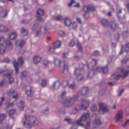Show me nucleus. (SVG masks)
<instances>
[{
	"mask_svg": "<svg viewBox=\"0 0 129 129\" xmlns=\"http://www.w3.org/2000/svg\"><path fill=\"white\" fill-rule=\"evenodd\" d=\"M22 121L24 127L26 129H30L32 126L37 125L39 121L37 119L34 117H30V116H27L26 113L24 114Z\"/></svg>",
	"mask_w": 129,
	"mask_h": 129,
	"instance_id": "nucleus-1",
	"label": "nucleus"
},
{
	"mask_svg": "<svg viewBox=\"0 0 129 129\" xmlns=\"http://www.w3.org/2000/svg\"><path fill=\"white\" fill-rule=\"evenodd\" d=\"M82 99L81 96L79 95L78 94L72 97L67 98L63 103L61 102L64 106L69 107L74 106L76 101H80Z\"/></svg>",
	"mask_w": 129,
	"mask_h": 129,
	"instance_id": "nucleus-2",
	"label": "nucleus"
},
{
	"mask_svg": "<svg viewBox=\"0 0 129 129\" xmlns=\"http://www.w3.org/2000/svg\"><path fill=\"white\" fill-rule=\"evenodd\" d=\"M89 114L88 112L83 114L81 116L80 119L76 121L77 124L81 127H83L84 125L83 124L81 123V121H86L87 122V123L85 126V129H88L90 125V119L89 118Z\"/></svg>",
	"mask_w": 129,
	"mask_h": 129,
	"instance_id": "nucleus-3",
	"label": "nucleus"
},
{
	"mask_svg": "<svg viewBox=\"0 0 129 129\" xmlns=\"http://www.w3.org/2000/svg\"><path fill=\"white\" fill-rule=\"evenodd\" d=\"M79 70L77 68L75 69L74 74L76 77V79L78 81H81L84 78L82 75V72L84 71V65L82 63H80L79 65Z\"/></svg>",
	"mask_w": 129,
	"mask_h": 129,
	"instance_id": "nucleus-4",
	"label": "nucleus"
},
{
	"mask_svg": "<svg viewBox=\"0 0 129 129\" xmlns=\"http://www.w3.org/2000/svg\"><path fill=\"white\" fill-rule=\"evenodd\" d=\"M99 106L100 109L99 110L98 112L100 114H103L104 113L109 111V110L107 108V105L105 104L99 103Z\"/></svg>",
	"mask_w": 129,
	"mask_h": 129,
	"instance_id": "nucleus-5",
	"label": "nucleus"
},
{
	"mask_svg": "<svg viewBox=\"0 0 129 129\" xmlns=\"http://www.w3.org/2000/svg\"><path fill=\"white\" fill-rule=\"evenodd\" d=\"M116 120L115 121L117 122L120 120L123 117V112L122 110H118L115 116Z\"/></svg>",
	"mask_w": 129,
	"mask_h": 129,
	"instance_id": "nucleus-6",
	"label": "nucleus"
},
{
	"mask_svg": "<svg viewBox=\"0 0 129 129\" xmlns=\"http://www.w3.org/2000/svg\"><path fill=\"white\" fill-rule=\"evenodd\" d=\"M89 102L87 100L83 101L82 102L81 105L79 107L80 109L84 110L87 108L88 106Z\"/></svg>",
	"mask_w": 129,
	"mask_h": 129,
	"instance_id": "nucleus-7",
	"label": "nucleus"
},
{
	"mask_svg": "<svg viewBox=\"0 0 129 129\" xmlns=\"http://www.w3.org/2000/svg\"><path fill=\"white\" fill-rule=\"evenodd\" d=\"M8 12L5 10H4L2 6H0V17L5 18L6 17Z\"/></svg>",
	"mask_w": 129,
	"mask_h": 129,
	"instance_id": "nucleus-8",
	"label": "nucleus"
},
{
	"mask_svg": "<svg viewBox=\"0 0 129 129\" xmlns=\"http://www.w3.org/2000/svg\"><path fill=\"white\" fill-rule=\"evenodd\" d=\"M83 10L85 13H86L89 12L90 11L93 12L95 10L93 6H84L83 8Z\"/></svg>",
	"mask_w": 129,
	"mask_h": 129,
	"instance_id": "nucleus-9",
	"label": "nucleus"
},
{
	"mask_svg": "<svg viewBox=\"0 0 129 129\" xmlns=\"http://www.w3.org/2000/svg\"><path fill=\"white\" fill-rule=\"evenodd\" d=\"M97 63V60L93 58L90 61L89 64H87V68L89 69V67H95Z\"/></svg>",
	"mask_w": 129,
	"mask_h": 129,
	"instance_id": "nucleus-10",
	"label": "nucleus"
},
{
	"mask_svg": "<svg viewBox=\"0 0 129 129\" xmlns=\"http://www.w3.org/2000/svg\"><path fill=\"white\" fill-rule=\"evenodd\" d=\"M60 85V83L59 81L55 82L51 86V88L53 89H58Z\"/></svg>",
	"mask_w": 129,
	"mask_h": 129,
	"instance_id": "nucleus-11",
	"label": "nucleus"
},
{
	"mask_svg": "<svg viewBox=\"0 0 129 129\" xmlns=\"http://www.w3.org/2000/svg\"><path fill=\"white\" fill-rule=\"evenodd\" d=\"M20 30L21 35L22 36L24 37L28 35V32L26 29L22 27L20 28Z\"/></svg>",
	"mask_w": 129,
	"mask_h": 129,
	"instance_id": "nucleus-12",
	"label": "nucleus"
},
{
	"mask_svg": "<svg viewBox=\"0 0 129 129\" xmlns=\"http://www.w3.org/2000/svg\"><path fill=\"white\" fill-rule=\"evenodd\" d=\"M5 105L6 106L7 108L12 107H13L14 105V102H12L11 103H10V100H5Z\"/></svg>",
	"mask_w": 129,
	"mask_h": 129,
	"instance_id": "nucleus-13",
	"label": "nucleus"
},
{
	"mask_svg": "<svg viewBox=\"0 0 129 129\" xmlns=\"http://www.w3.org/2000/svg\"><path fill=\"white\" fill-rule=\"evenodd\" d=\"M42 58L41 57L38 56H35L33 58V62L36 64L38 63H39L41 59Z\"/></svg>",
	"mask_w": 129,
	"mask_h": 129,
	"instance_id": "nucleus-14",
	"label": "nucleus"
},
{
	"mask_svg": "<svg viewBox=\"0 0 129 129\" xmlns=\"http://www.w3.org/2000/svg\"><path fill=\"white\" fill-rule=\"evenodd\" d=\"M110 26L111 28L112 29L113 31H115L116 29L118 27V25L115 22L111 21L110 23Z\"/></svg>",
	"mask_w": 129,
	"mask_h": 129,
	"instance_id": "nucleus-15",
	"label": "nucleus"
},
{
	"mask_svg": "<svg viewBox=\"0 0 129 129\" xmlns=\"http://www.w3.org/2000/svg\"><path fill=\"white\" fill-rule=\"evenodd\" d=\"M88 90V87H83L81 90L80 93L82 95H85L87 93Z\"/></svg>",
	"mask_w": 129,
	"mask_h": 129,
	"instance_id": "nucleus-16",
	"label": "nucleus"
},
{
	"mask_svg": "<svg viewBox=\"0 0 129 129\" xmlns=\"http://www.w3.org/2000/svg\"><path fill=\"white\" fill-rule=\"evenodd\" d=\"M68 71V66L66 62H64L63 68L62 71V72L64 74H67Z\"/></svg>",
	"mask_w": 129,
	"mask_h": 129,
	"instance_id": "nucleus-17",
	"label": "nucleus"
},
{
	"mask_svg": "<svg viewBox=\"0 0 129 129\" xmlns=\"http://www.w3.org/2000/svg\"><path fill=\"white\" fill-rule=\"evenodd\" d=\"M6 44L9 49V50H12L13 48V45L10 41L9 40H7L6 42Z\"/></svg>",
	"mask_w": 129,
	"mask_h": 129,
	"instance_id": "nucleus-18",
	"label": "nucleus"
},
{
	"mask_svg": "<svg viewBox=\"0 0 129 129\" xmlns=\"http://www.w3.org/2000/svg\"><path fill=\"white\" fill-rule=\"evenodd\" d=\"M61 44V42L58 40L53 43V45L54 47L56 48H58L60 47Z\"/></svg>",
	"mask_w": 129,
	"mask_h": 129,
	"instance_id": "nucleus-19",
	"label": "nucleus"
},
{
	"mask_svg": "<svg viewBox=\"0 0 129 129\" xmlns=\"http://www.w3.org/2000/svg\"><path fill=\"white\" fill-rule=\"evenodd\" d=\"M64 23L66 26H70L71 24V20L69 18L66 17L65 19Z\"/></svg>",
	"mask_w": 129,
	"mask_h": 129,
	"instance_id": "nucleus-20",
	"label": "nucleus"
},
{
	"mask_svg": "<svg viewBox=\"0 0 129 129\" xmlns=\"http://www.w3.org/2000/svg\"><path fill=\"white\" fill-rule=\"evenodd\" d=\"M61 62L60 60L58 58H56L54 60L55 66V67H59L61 63Z\"/></svg>",
	"mask_w": 129,
	"mask_h": 129,
	"instance_id": "nucleus-21",
	"label": "nucleus"
},
{
	"mask_svg": "<svg viewBox=\"0 0 129 129\" xmlns=\"http://www.w3.org/2000/svg\"><path fill=\"white\" fill-rule=\"evenodd\" d=\"M13 64L15 71L16 73L18 74L19 71L18 64L15 61H14L13 62Z\"/></svg>",
	"mask_w": 129,
	"mask_h": 129,
	"instance_id": "nucleus-22",
	"label": "nucleus"
},
{
	"mask_svg": "<svg viewBox=\"0 0 129 129\" xmlns=\"http://www.w3.org/2000/svg\"><path fill=\"white\" fill-rule=\"evenodd\" d=\"M101 22L102 25L104 26H107L109 25V22L107 19H102L101 20Z\"/></svg>",
	"mask_w": 129,
	"mask_h": 129,
	"instance_id": "nucleus-23",
	"label": "nucleus"
},
{
	"mask_svg": "<svg viewBox=\"0 0 129 129\" xmlns=\"http://www.w3.org/2000/svg\"><path fill=\"white\" fill-rule=\"evenodd\" d=\"M8 30L7 27L3 25H0V31L1 32H7Z\"/></svg>",
	"mask_w": 129,
	"mask_h": 129,
	"instance_id": "nucleus-24",
	"label": "nucleus"
},
{
	"mask_svg": "<svg viewBox=\"0 0 129 129\" xmlns=\"http://www.w3.org/2000/svg\"><path fill=\"white\" fill-rule=\"evenodd\" d=\"M17 35L16 33H12L9 36V39L11 40H13L17 36Z\"/></svg>",
	"mask_w": 129,
	"mask_h": 129,
	"instance_id": "nucleus-25",
	"label": "nucleus"
},
{
	"mask_svg": "<svg viewBox=\"0 0 129 129\" xmlns=\"http://www.w3.org/2000/svg\"><path fill=\"white\" fill-rule=\"evenodd\" d=\"M24 105L23 102L22 101H21L19 103V105L18 106L19 109L21 111L24 108Z\"/></svg>",
	"mask_w": 129,
	"mask_h": 129,
	"instance_id": "nucleus-26",
	"label": "nucleus"
},
{
	"mask_svg": "<svg viewBox=\"0 0 129 129\" xmlns=\"http://www.w3.org/2000/svg\"><path fill=\"white\" fill-rule=\"evenodd\" d=\"M93 123L94 124H95L97 126H99L102 124V122L100 119H95L93 121Z\"/></svg>",
	"mask_w": 129,
	"mask_h": 129,
	"instance_id": "nucleus-27",
	"label": "nucleus"
},
{
	"mask_svg": "<svg viewBox=\"0 0 129 129\" xmlns=\"http://www.w3.org/2000/svg\"><path fill=\"white\" fill-rule=\"evenodd\" d=\"M39 25V24L36 23L34 24L31 27V29L32 30H34L37 29Z\"/></svg>",
	"mask_w": 129,
	"mask_h": 129,
	"instance_id": "nucleus-28",
	"label": "nucleus"
},
{
	"mask_svg": "<svg viewBox=\"0 0 129 129\" xmlns=\"http://www.w3.org/2000/svg\"><path fill=\"white\" fill-rule=\"evenodd\" d=\"M69 84V82L66 80H63L62 83V85L63 88H65Z\"/></svg>",
	"mask_w": 129,
	"mask_h": 129,
	"instance_id": "nucleus-29",
	"label": "nucleus"
},
{
	"mask_svg": "<svg viewBox=\"0 0 129 129\" xmlns=\"http://www.w3.org/2000/svg\"><path fill=\"white\" fill-rule=\"evenodd\" d=\"M77 46L78 48V51L82 52V47L81 44L79 42H77Z\"/></svg>",
	"mask_w": 129,
	"mask_h": 129,
	"instance_id": "nucleus-30",
	"label": "nucleus"
},
{
	"mask_svg": "<svg viewBox=\"0 0 129 129\" xmlns=\"http://www.w3.org/2000/svg\"><path fill=\"white\" fill-rule=\"evenodd\" d=\"M24 60L22 56L20 57L18 59V63L20 66H22Z\"/></svg>",
	"mask_w": 129,
	"mask_h": 129,
	"instance_id": "nucleus-31",
	"label": "nucleus"
},
{
	"mask_svg": "<svg viewBox=\"0 0 129 129\" xmlns=\"http://www.w3.org/2000/svg\"><path fill=\"white\" fill-rule=\"evenodd\" d=\"M128 33L127 31H124L122 33V37L124 39H125L127 37Z\"/></svg>",
	"mask_w": 129,
	"mask_h": 129,
	"instance_id": "nucleus-32",
	"label": "nucleus"
},
{
	"mask_svg": "<svg viewBox=\"0 0 129 129\" xmlns=\"http://www.w3.org/2000/svg\"><path fill=\"white\" fill-rule=\"evenodd\" d=\"M18 42H16V45L18 47H20L21 48L22 47L24 44V42L23 41H22L20 42V43L18 45H17Z\"/></svg>",
	"mask_w": 129,
	"mask_h": 129,
	"instance_id": "nucleus-33",
	"label": "nucleus"
},
{
	"mask_svg": "<svg viewBox=\"0 0 129 129\" xmlns=\"http://www.w3.org/2000/svg\"><path fill=\"white\" fill-rule=\"evenodd\" d=\"M15 93V90L14 89H10L8 92V96H11Z\"/></svg>",
	"mask_w": 129,
	"mask_h": 129,
	"instance_id": "nucleus-34",
	"label": "nucleus"
},
{
	"mask_svg": "<svg viewBox=\"0 0 129 129\" xmlns=\"http://www.w3.org/2000/svg\"><path fill=\"white\" fill-rule=\"evenodd\" d=\"M47 85L46 80L45 79H43L42 81L41 85L43 87H46Z\"/></svg>",
	"mask_w": 129,
	"mask_h": 129,
	"instance_id": "nucleus-35",
	"label": "nucleus"
},
{
	"mask_svg": "<svg viewBox=\"0 0 129 129\" xmlns=\"http://www.w3.org/2000/svg\"><path fill=\"white\" fill-rule=\"evenodd\" d=\"M69 88L72 89H74L76 87V85L75 83V82H73L69 85Z\"/></svg>",
	"mask_w": 129,
	"mask_h": 129,
	"instance_id": "nucleus-36",
	"label": "nucleus"
},
{
	"mask_svg": "<svg viewBox=\"0 0 129 129\" xmlns=\"http://www.w3.org/2000/svg\"><path fill=\"white\" fill-rule=\"evenodd\" d=\"M97 107L95 104H92L91 105V109L93 112L95 111L97 109Z\"/></svg>",
	"mask_w": 129,
	"mask_h": 129,
	"instance_id": "nucleus-37",
	"label": "nucleus"
},
{
	"mask_svg": "<svg viewBox=\"0 0 129 129\" xmlns=\"http://www.w3.org/2000/svg\"><path fill=\"white\" fill-rule=\"evenodd\" d=\"M37 13L38 15H42L44 14L43 10L42 9H39L38 10L37 12Z\"/></svg>",
	"mask_w": 129,
	"mask_h": 129,
	"instance_id": "nucleus-38",
	"label": "nucleus"
},
{
	"mask_svg": "<svg viewBox=\"0 0 129 129\" xmlns=\"http://www.w3.org/2000/svg\"><path fill=\"white\" fill-rule=\"evenodd\" d=\"M129 74V70L126 71L124 73L123 75L122 76V78L123 79L125 78Z\"/></svg>",
	"mask_w": 129,
	"mask_h": 129,
	"instance_id": "nucleus-39",
	"label": "nucleus"
},
{
	"mask_svg": "<svg viewBox=\"0 0 129 129\" xmlns=\"http://www.w3.org/2000/svg\"><path fill=\"white\" fill-rule=\"evenodd\" d=\"M6 117V114L3 113L0 114V120L2 121Z\"/></svg>",
	"mask_w": 129,
	"mask_h": 129,
	"instance_id": "nucleus-40",
	"label": "nucleus"
},
{
	"mask_svg": "<svg viewBox=\"0 0 129 129\" xmlns=\"http://www.w3.org/2000/svg\"><path fill=\"white\" fill-rule=\"evenodd\" d=\"M105 91L104 90H101L99 92V95L100 96H103L105 94Z\"/></svg>",
	"mask_w": 129,
	"mask_h": 129,
	"instance_id": "nucleus-41",
	"label": "nucleus"
},
{
	"mask_svg": "<svg viewBox=\"0 0 129 129\" xmlns=\"http://www.w3.org/2000/svg\"><path fill=\"white\" fill-rule=\"evenodd\" d=\"M5 41V39L3 36L0 38V45H2Z\"/></svg>",
	"mask_w": 129,
	"mask_h": 129,
	"instance_id": "nucleus-42",
	"label": "nucleus"
},
{
	"mask_svg": "<svg viewBox=\"0 0 129 129\" xmlns=\"http://www.w3.org/2000/svg\"><path fill=\"white\" fill-rule=\"evenodd\" d=\"M19 97V93L17 92L15 93V95H13L12 96V98L16 99V100L18 99Z\"/></svg>",
	"mask_w": 129,
	"mask_h": 129,
	"instance_id": "nucleus-43",
	"label": "nucleus"
},
{
	"mask_svg": "<svg viewBox=\"0 0 129 129\" xmlns=\"http://www.w3.org/2000/svg\"><path fill=\"white\" fill-rule=\"evenodd\" d=\"M125 51L126 53L129 51V43H127L125 46Z\"/></svg>",
	"mask_w": 129,
	"mask_h": 129,
	"instance_id": "nucleus-44",
	"label": "nucleus"
},
{
	"mask_svg": "<svg viewBox=\"0 0 129 129\" xmlns=\"http://www.w3.org/2000/svg\"><path fill=\"white\" fill-rule=\"evenodd\" d=\"M84 18L85 19H87L88 18L90 17L89 14L88 12L85 13V14L83 15Z\"/></svg>",
	"mask_w": 129,
	"mask_h": 129,
	"instance_id": "nucleus-45",
	"label": "nucleus"
},
{
	"mask_svg": "<svg viewBox=\"0 0 129 129\" xmlns=\"http://www.w3.org/2000/svg\"><path fill=\"white\" fill-rule=\"evenodd\" d=\"M64 121H66L70 124H71L72 122V120L71 119L69 118L66 117L64 119Z\"/></svg>",
	"mask_w": 129,
	"mask_h": 129,
	"instance_id": "nucleus-46",
	"label": "nucleus"
},
{
	"mask_svg": "<svg viewBox=\"0 0 129 129\" xmlns=\"http://www.w3.org/2000/svg\"><path fill=\"white\" fill-rule=\"evenodd\" d=\"M103 68L102 67H99L96 69V72H100L102 71Z\"/></svg>",
	"mask_w": 129,
	"mask_h": 129,
	"instance_id": "nucleus-47",
	"label": "nucleus"
},
{
	"mask_svg": "<svg viewBox=\"0 0 129 129\" xmlns=\"http://www.w3.org/2000/svg\"><path fill=\"white\" fill-rule=\"evenodd\" d=\"M15 110L14 109H12L9 111L8 113L10 115H12L14 114L15 112Z\"/></svg>",
	"mask_w": 129,
	"mask_h": 129,
	"instance_id": "nucleus-48",
	"label": "nucleus"
},
{
	"mask_svg": "<svg viewBox=\"0 0 129 129\" xmlns=\"http://www.w3.org/2000/svg\"><path fill=\"white\" fill-rule=\"evenodd\" d=\"M27 74V72L25 71H23L21 73V74L20 76V77L21 78H22V77H25L26 76Z\"/></svg>",
	"mask_w": 129,
	"mask_h": 129,
	"instance_id": "nucleus-49",
	"label": "nucleus"
},
{
	"mask_svg": "<svg viewBox=\"0 0 129 129\" xmlns=\"http://www.w3.org/2000/svg\"><path fill=\"white\" fill-rule=\"evenodd\" d=\"M75 45V42L73 40H72L69 44V45L70 47H73Z\"/></svg>",
	"mask_w": 129,
	"mask_h": 129,
	"instance_id": "nucleus-50",
	"label": "nucleus"
},
{
	"mask_svg": "<svg viewBox=\"0 0 129 129\" xmlns=\"http://www.w3.org/2000/svg\"><path fill=\"white\" fill-rule=\"evenodd\" d=\"M120 38V35L118 33L116 34L114 36V38L117 41Z\"/></svg>",
	"mask_w": 129,
	"mask_h": 129,
	"instance_id": "nucleus-51",
	"label": "nucleus"
},
{
	"mask_svg": "<svg viewBox=\"0 0 129 129\" xmlns=\"http://www.w3.org/2000/svg\"><path fill=\"white\" fill-rule=\"evenodd\" d=\"M102 72H103L104 74H106L108 72L107 67L106 66L104 68H103V70Z\"/></svg>",
	"mask_w": 129,
	"mask_h": 129,
	"instance_id": "nucleus-52",
	"label": "nucleus"
},
{
	"mask_svg": "<svg viewBox=\"0 0 129 129\" xmlns=\"http://www.w3.org/2000/svg\"><path fill=\"white\" fill-rule=\"evenodd\" d=\"M43 63L45 66H48L49 64V61L46 59H44L43 61Z\"/></svg>",
	"mask_w": 129,
	"mask_h": 129,
	"instance_id": "nucleus-53",
	"label": "nucleus"
},
{
	"mask_svg": "<svg viewBox=\"0 0 129 129\" xmlns=\"http://www.w3.org/2000/svg\"><path fill=\"white\" fill-rule=\"evenodd\" d=\"M77 24L76 22H73L72 24L73 28L74 29H76L77 27Z\"/></svg>",
	"mask_w": 129,
	"mask_h": 129,
	"instance_id": "nucleus-54",
	"label": "nucleus"
},
{
	"mask_svg": "<svg viewBox=\"0 0 129 129\" xmlns=\"http://www.w3.org/2000/svg\"><path fill=\"white\" fill-rule=\"evenodd\" d=\"M30 20H22L21 22L24 24H27L29 22Z\"/></svg>",
	"mask_w": 129,
	"mask_h": 129,
	"instance_id": "nucleus-55",
	"label": "nucleus"
},
{
	"mask_svg": "<svg viewBox=\"0 0 129 129\" xmlns=\"http://www.w3.org/2000/svg\"><path fill=\"white\" fill-rule=\"evenodd\" d=\"M93 55L94 56H98L100 55V53L98 51H95L94 52Z\"/></svg>",
	"mask_w": 129,
	"mask_h": 129,
	"instance_id": "nucleus-56",
	"label": "nucleus"
},
{
	"mask_svg": "<svg viewBox=\"0 0 129 129\" xmlns=\"http://www.w3.org/2000/svg\"><path fill=\"white\" fill-rule=\"evenodd\" d=\"M9 81L10 83L11 84L12 83L14 82V78L12 77H10L9 79Z\"/></svg>",
	"mask_w": 129,
	"mask_h": 129,
	"instance_id": "nucleus-57",
	"label": "nucleus"
},
{
	"mask_svg": "<svg viewBox=\"0 0 129 129\" xmlns=\"http://www.w3.org/2000/svg\"><path fill=\"white\" fill-rule=\"evenodd\" d=\"M31 87L29 86H27L26 87L25 90L26 91H28L31 90Z\"/></svg>",
	"mask_w": 129,
	"mask_h": 129,
	"instance_id": "nucleus-58",
	"label": "nucleus"
},
{
	"mask_svg": "<svg viewBox=\"0 0 129 129\" xmlns=\"http://www.w3.org/2000/svg\"><path fill=\"white\" fill-rule=\"evenodd\" d=\"M56 19L60 21L63 19V18L60 16H56Z\"/></svg>",
	"mask_w": 129,
	"mask_h": 129,
	"instance_id": "nucleus-59",
	"label": "nucleus"
},
{
	"mask_svg": "<svg viewBox=\"0 0 129 129\" xmlns=\"http://www.w3.org/2000/svg\"><path fill=\"white\" fill-rule=\"evenodd\" d=\"M56 48L54 47H51L49 49V51L51 52H54Z\"/></svg>",
	"mask_w": 129,
	"mask_h": 129,
	"instance_id": "nucleus-60",
	"label": "nucleus"
},
{
	"mask_svg": "<svg viewBox=\"0 0 129 129\" xmlns=\"http://www.w3.org/2000/svg\"><path fill=\"white\" fill-rule=\"evenodd\" d=\"M66 91H63L61 93V94L60 95V96L61 98L62 97L65 96L66 94Z\"/></svg>",
	"mask_w": 129,
	"mask_h": 129,
	"instance_id": "nucleus-61",
	"label": "nucleus"
},
{
	"mask_svg": "<svg viewBox=\"0 0 129 129\" xmlns=\"http://www.w3.org/2000/svg\"><path fill=\"white\" fill-rule=\"evenodd\" d=\"M122 13V10L121 9H120L119 10V12H117V17H118V19H120V17L119 16V14H120Z\"/></svg>",
	"mask_w": 129,
	"mask_h": 129,
	"instance_id": "nucleus-62",
	"label": "nucleus"
},
{
	"mask_svg": "<svg viewBox=\"0 0 129 129\" xmlns=\"http://www.w3.org/2000/svg\"><path fill=\"white\" fill-rule=\"evenodd\" d=\"M32 92L31 90L26 91V93L28 96H31Z\"/></svg>",
	"mask_w": 129,
	"mask_h": 129,
	"instance_id": "nucleus-63",
	"label": "nucleus"
},
{
	"mask_svg": "<svg viewBox=\"0 0 129 129\" xmlns=\"http://www.w3.org/2000/svg\"><path fill=\"white\" fill-rule=\"evenodd\" d=\"M121 77V75H117L115 78V79L116 80H118L119 78Z\"/></svg>",
	"mask_w": 129,
	"mask_h": 129,
	"instance_id": "nucleus-64",
	"label": "nucleus"
}]
</instances>
